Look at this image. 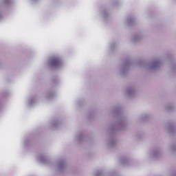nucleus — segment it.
<instances>
[{
	"mask_svg": "<svg viewBox=\"0 0 176 176\" xmlns=\"http://www.w3.org/2000/svg\"><path fill=\"white\" fill-rule=\"evenodd\" d=\"M52 67H58L61 65V60L58 58H54L51 60Z\"/></svg>",
	"mask_w": 176,
	"mask_h": 176,
	"instance_id": "obj_1",
	"label": "nucleus"
}]
</instances>
